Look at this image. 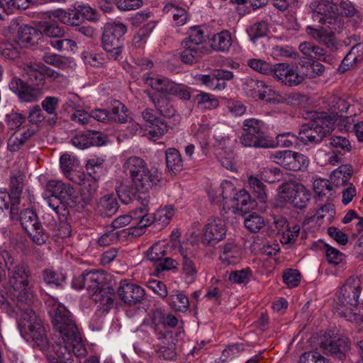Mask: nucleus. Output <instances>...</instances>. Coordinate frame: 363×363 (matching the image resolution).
Wrapping results in <instances>:
<instances>
[{
    "label": "nucleus",
    "instance_id": "nucleus-1",
    "mask_svg": "<svg viewBox=\"0 0 363 363\" xmlns=\"http://www.w3.org/2000/svg\"><path fill=\"white\" fill-rule=\"evenodd\" d=\"M22 336L32 339L33 346L46 354L48 361H60L63 363H72V354L79 357L74 350L72 344L60 340L50 345L47 337V330L42 320L34 311H26L20 316L18 325Z\"/></svg>",
    "mask_w": 363,
    "mask_h": 363
},
{
    "label": "nucleus",
    "instance_id": "nucleus-2",
    "mask_svg": "<svg viewBox=\"0 0 363 363\" xmlns=\"http://www.w3.org/2000/svg\"><path fill=\"white\" fill-rule=\"evenodd\" d=\"M308 9L313 21L322 26H308L306 28V33L331 52L337 51L341 47V43L337 40L333 31L323 26L325 25L329 28L335 30V26L341 23L337 4L333 0H311Z\"/></svg>",
    "mask_w": 363,
    "mask_h": 363
},
{
    "label": "nucleus",
    "instance_id": "nucleus-3",
    "mask_svg": "<svg viewBox=\"0 0 363 363\" xmlns=\"http://www.w3.org/2000/svg\"><path fill=\"white\" fill-rule=\"evenodd\" d=\"M9 286L13 290V299L16 302L17 322L19 325L20 316L30 309L33 301L35 293L32 282V270L25 260L17 262L8 270Z\"/></svg>",
    "mask_w": 363,
    "mask_h": 363
},
{
    "label": "nucleus",
    "instance_id": "nucleus-4",
    "mask_svg": "<svg viewBox=\"0 0 363 363\" xmlns=\"http://www.w3.org/2000/svg\"><path fill=\"white\" fill-rule=\"evenodd\" d=\"M72 286L78 290L86 288L91 298L99 303L104 311L113 306L115 290L106 282V276L102 272L85 271L74 276Z\"/></svg>",
    "mask_w": 363,
    "mask_h": 363
},
{
    "label": "nucleus",
    "instance_id": "nucleus-5",
    "mask_svg": "<svg viewBox=\"0 0 363 363\" xmlns=\"http://www.w3.org/2000/svg\"><path fill=\"white\" fill-rule=\"evenodd\" d=\"M43 198L45 203L62 216L69 214V208L79 204L74 189L70 184L59 180H51L47 183Z\"/></svg>",
    "mask_w": 363,
    "mask_h": 363
},
{
    "label": "nucleus",
    "instance_id": "nucleus-6",
    "mask_svg": "<svg viewBox=\"0 0 363 363\" xmlns=\"http://www.w3.org/2000/svg\"><path fill=\"white\" fill-rule=\"evenodd\" d=\"M306 118L311 121L302 125L298 134L300 144L308 145L318 144L333 128V118L324 112L306 113Z\"/></svg>",
    "mask_w": 363,
    "mask_h": 363
},
{
    "label": "nucleus",
    "instance_id": "nucleus-7",
    "mask_svg": "<svg viewBox=\"0 0 363 363\" xmlns=\"http://www.w3.org/2000/svg\"><path fill=\"white\" fill-rule=\"evenodd\" d=\"M125 174L132 179V188L140 194H145L157 185L160 177L156 170L149 169L147 163L136 156L130 157L123 164Z\"/></svg>",
    "mask_w": 363,
    "mask_h": 363
},
{
    "label": "nucleus",
    "instance_id": "nucleus-8",
    "mask_svg": "<svg viewBox=\"0 0 363 363\" xmlns=\"http://www.w3.org/2000/svg\"><path fill=\"white\" fill-rule=\"evenodd\" d=\"M52 325L55 332L64 341L72 344L74 352L78 355H84L86 349L71 313L62 305H59L52 316Z\"/></svg>",
    "mask_w": 363,
    "mask_h": 363
},
{
    "label": "nucleus",
    "instance_id": "nucleus-9",
    "mask_svg": "<svg viewBox=\"0 0 363 363\" xmlns=\"http://www.w3.org/2000/svg\"><path fill=\"white\" fill-rule=\"evenodd\" d=\"M127 26L119 21L105 24L101 37L102 47L111 60H121L124 48V35Z\"/></svg>",
    "mask_w": 363,
    "mask_h": 363
},
{
    "label": "nucleus",
    "instance_id": "nucleus-10",
    "mask_svg": "<svg viewBox=\"0 0 363 363\" xmlns=\"http://www.w3.org/2000/svg\"><path fill=\"white\" fill-rule=\"evenodd\" d=\"M243 133L240 138V143L245 147L255 148H272L274 143L264 133V123L256 118H247L243 121Z\"/></svg>",
    "mask_w": 363,
    "mask_h": 363
},
{
    "label": "nucleus",
    "instance_id": "nucleus-11",
    "mask_svg": "<svg viewBox=\"0 0 363 363\" xmlns=\"http://www.w3.org/2000/svg\"><path fill=\"white\" fill-rule=\"evenodd\" d=\"M18 214L21 226L30 240L38 245L45 244L49 234L43 228L36 213L30 208H26Z\"/></svg>",
    "mask_w": 363,
    "mask_h": 363
},
{
    "label": "nucleus",
    "instance_id": "nucleus-12",
    "mask_svg": "<svg viewBox=\"0 0 363 363\" xmlns=\"http://www.w3.org/2000/svg\"><path fill=\"white\" fill-rule=\"evenodd\" d=\"M279 198L298 209L305 208L311 200L310 191L301 183L286 182L279 187Z\"/></svg>",
    "mask_w": 363,
    "mask_h": 363
},
{
    "label": "nucleus",
    "instance_id": "nucleus-13",
    "mask_svg": "<svg viewBox=\"0 0 363 363\" xmlns=\"http://www.w3.org/2000/svg\"><path fill=\"white\" fill-rule=\"evenodd\" d=\"M39 28L42 35L50 38L48 43L57 50H74L77 48V43L74 40L62 38L65 35V30L57 23L44 21L40 23Z\"/></svg>",
    "mask_w": 363,
    "mask_h": 363
},
{
    "label": "nucleus",
    "instance_id": "nucleus-14",
    "mask_svg": "<svg viewBox=\"0 0 363 363\" xmlns=\"http://www.w3.org/2000/svg\"><path fill=\"white\" fill-rule=\"evenodd\" d=\"M170 250V246L164 241H159L153 244L145 252L147 260L153 263L155 273L158 275L164 271L175 269L177 262L166 257Z\"/></svg>",
    "mask_w": 363,
    "mask_h": 363
},
{
    "label": "nucleus",
    "instance_id": "nucleus-15",
    "mask_svg": "<svg viewBox=\"0 0 363 363\" xmlns=\"http://www.w3.org/2000/svg\"><path fill=\"white\" fill-rule=\"evenodd\" d=\"M271 77L289 87L296 86L305 79V77L298 72L296 67L285 62L274 64Z\"/></svg>",
    "mask_w": 363,
    "mask_h": 363
},
{
    "label": "nucleus",
    "instance_id": "nucleus-16",
    "mask_svg": "<svg viewBox=\"0 0 363 363\" xmlns=\"http://www.w3.org/2000/svg\"><path fill=\"white\" fill-rule=\"evenodd\" d=\"M226 232L227 228L223 219L216 217L210 218L202 230V242L213 247L225 238Z\"/></svg>",
    "mask_w": 363,
    "mask_h": 363
},
{
    "label": "nucleus",
    "instance_id": "nucleus-17",
    "mask_svg": "<svg viewBox=\"0 0 363 363\" xmlns=\"http://www.w3.org/2000/svg\"><path fill=\"white\" fill-rule=\"evenodd\" d=\"M362 281L357 277H349L340 289L337 303L339 308L356 304L362 292Z\"/></svg>",
    "mask_w": 363,
    "mask_h": 363
},
{
    "label": "nucleus",
    "instance_id": "nucleus-18",
    "mask_svg": "<svg viewBox=\"0 0 363 363\" xmlns=\"http://www.w3.org/2000/svg\"><path fill=\"white\" fill-rule=\"evenodd\" d=\"M117 295L123 303L133 306L143 300L145 291L141 286L125 279L120 281Z\"/></svg>",
    "mask_w": 363,
    "mask_h": 363
},
{
    "label": "nucleus",
    "instance_id": "nucleus-19",
    "mask_svg": "<svg viewBox=\"0 0 363 363\" xmlns=\"http://www.w3.org/2000/svg\"><path fill=\"white\" fill-rule=\"evenodd\" d=\"M320 348L324 353L342 359L349 352L350 346L347 338L333 336L325 337V340L321 341Z\"/></svg>",
    "mask_w": 363,
    "mask_h": 363
},
{
    "label": "nucleus",
    "instance_id": "nucleus-20",
    "mask_svg": "<svg viewBox=\"0 0 363 363\" xmlns=\"http://www.w3.org/2000/svg\"><path fill=\"white\" fill-rule=\"evenodd\" d=\"M9 88L18 95L21 101L25 102L35 101L41 95L40 89L32 84H28L17 77L12 79L9 83Z\"/></svg>",
    "mask_w": 363,
    "mask_h": 363
},
{
    "label": "nucleus",
    "instance_id": "nucleus-21",
    "mask_svg": "<svg viewBox=\"0 0 363 363\" xmlns=\"http://www.w3.org/2000/svg\"><path fill=\"white\" fill-rule=\"evenodd\" d=\"M210 53L208 48L190 44L188 42L182 41L179 56L181 61L187 65L197 62L203 56Z\"/></svg>",
    "mask_w": 363,
    "mask_h": 363
},
{
    "label": "nucleus",
    "instance_id": "nucleus-22",
    "mask_svg": "<svg viewBox=\"0 0 363 363\" xmlns=\"http://www.w3.org/2000/svg\"><path fill=\"white\" fill-rule=\"evenodd\" d=\"M99 179V176H94L84 180L80 191V200H79L82 206L91 204L96 199L99 188L97 182Z\"/></svg>",
    "mask_w": 363,
    "mask_h": 363
},
{
    "label": "nucleus",
    "instance_id": "nucleus-23",
    "mask_svg": "<svg viewBox=\"0 0 363 363\" xmlns=\"http://www.w3.org/2000/svg\"><path fill=\"white\" fill-rule=\"evenodd\" d=\"M36 130L33 128H28L21 132H15L7 140V150L11 152L18 151L26 143L35 135Z\"/></svg>",
    "mask_w": 363,
    "mask_h": 363
},
{
    "label": "nucleus",
    "instance_id": "nucleus-24",
    "mask_svg": "<svg viewBox=\"0 0 363 363\" xmlns=\"http://www.w3.org/2000/svg\"><path fill=\"white\" fill-rule=\"evenodd\" d=\"M338 314L347 321L355 323L361 330H363V302L357 303L352 306L338 308Z\"/></svg>",
    "mask_w": 363,
    "mask_h": 363
},
{
    "label": "nucleus",
    "instance_id": "nucleus-25",
    "mask_svg": "<svg viewBox=\"0 0 363 363\" xmlns=\"http://www.w3.org/2000/svg\"><path fill=\"white\" fill-rule=\"evenodd\" d=\"M362 59L363 43H357L352 47L350 52L342 60L341 65L338 67V72L340 73H345Z\"/></svg>",
    "mask_w": 363,
    "mask_h": 363
},
{
    "label": "nucleus",
    "instance_id": "nucleus-26",
    "mask_svg": "<svg viewBox=\"0 0 363 363\" xmlns=\"http://www.w3.org/2000/svg\"><path fill=\"white\" fill-rule=\"evenodd\" d=\"M53 16L60 23L68 26L77 27L83 23L76 6L66 9H57L53 11Z\"/></svg>",
    "mask_w": 363,
    "mask_h": 363
},
{
    "label": "nucleus",
    "instance_id": "nucleus-27",
    "mask_svg": "<svg viewBox=\"0 0 363 363\" xmlns=\"http://www.w3.org/2000/svg\"><path fill=\"white\" fill-rule=\"evenodd\" d=\"M233 43V38L230 32L223 30L213 35L211 39V48L217 52L227 53L229 52Z\"/></svg>",
    "mask_w": 363,
    "mask_h": 363
},
{
    "label": "nucleus",
    "instance_id": "nucleus-28",
    "mask_svg": "<svg viewBox=\"0 0 363 363\" xmlns=\"http://www.w3.org/2000/svg\"><path fill=\"white\" fill-rule=\"evenodd\" d=\"M164 320L163 311L160 309H156L150 311L149 319L147 320V325L154 331L159 340L166 337Z\"/></svg>",
    "mask_w": 363,
    "mask_h": 363
},
{
    "label": "nucleus",
    "instance_id": "nucleus-29",
    "mask_svg": "<svg viewBox=\"0 0 363 363\" xmlns=\"http://www.w3.org/2000/svg\"><path fill=\"white\" fill-rule=\"evenodd\" d=\"M118 203L114 194H106L101 197L96 206L98 213L102 217H110L116 213Z\"/></svg>",
    "mask_w": 363,
    "mask_h": 363
},
{
    "label": "nucleus",
    "instance_id": "nucleus-30",
    "mask_svg": "<svg viewBox=\"0 0 363 363\" xmlns=\"http://www.w3.org/2000/svg\"><path fill=\"white\" fill-rule=\"evenodd\" d=\"M24 74L30 84L41 89L45 84V77L41 70V63H29L25 65Z\"/></svg>",
    "mask_w": 363,
    "mask_h": 363
},
{
    "label": "nucleus",
    "instance_id": "nucleus-31",
    "mask_svg": "<svg viewBox=\"0 0 363 363\" xmlns=\"http://www.w3.org/2000/svg\"><path fill=\"white\" fill-rule=\"evenodd\" d=\"M230 202H232V207L241 213H247L253 207V201L251 200L250 194L245 189L236 191Z\"/></svg>",
    "mask_w": 363,
    "mask_h": 363
},
{
    "label": "nucleus",
    "instance_id": "nucleus-32",
    "mask_svg": "<svg viewBox=\"0 0 363 363\" xmlns=\"http://www.w3.org/2000/svg\"><path fill=\"white\" fill-rule=\"evenodd\" d=\"M24 177L25 175L21 171L13 172L10 176V194L13 196L14 204H20V197L23 189Z\"/></svg>",
    "mask_w": 363,
    "mask_h": 363
},
{
    "label": "nucleus",
    "instance_id": "nucleus-33",
    "mask_svg": "<svg viewBox=\"0 0 363 363\" xmlns=\"http://www.w3.org/2000/svg\"><path fill=\"white\" fill-rule=\"evenodd\" d=\"M143 81L145 84L157 91L167 94H168L169 89L171 86L170 84L172 83V82L169 80L167 78L158 76H150V74L144 75Z\"/></svg>",
    "mask_w": 363,
    "mask_h": 363
},
{
    "label": "nucleus",
    "instance_id": "nucleus-34",
    "mask_svg": "<svg viewBox=\"0 0 363 363\" xmlns=\"http://www.w3.org/2000/svg\"><path fill=\"white\" fill-rule=\"evenodd\" d=\"M166 164L168 170L172 174L182 171L183 162L180 153L175 148H168L165 152Z\"/></svg>",
    "mask_w": 363,
    "mask_h": 363
},
{
    "label": "nucleus",
    "instance_id": "nucleus-35",
    "mask_svg": "<svg viewBox=\"0 0 363 363\" xmlns=\"http://www.w3.org/2000/svg\"><path fill=\"white\" fill-rule=\"evenodd\" d=\"M156 26L155 21H150L139 29L133 38V44L136 48H142Z\"/></svg>",
    "mask_w": 363,
    "mask_h": 363
},
{
    "label": "nucleus",
    "instance_id": "nucleus-36",
    "mask_svg": "<svg viewBox=\"0 0 363 363\" xmlns=\"http://www.w3.org/2000/svg\"><path fill=\"white\" fill-rule=\"evenodd\" d=\"M182 256V271L185 275V279L188 282H193L197 277V267L193 259L188 257L187 254L183 250H180Z\"/></svg>",
    "mask_w": 363,
    "mask_h": 363
},
{
    "label": "nucleus",
    "instance_id": "nucleus-37",
    "mask_svg": "<svg viewBox=\"0 0 363 363\" xmlns=\"http://www.w3.org/2000/svg\"><path fill=\"white\" fill-rule=\"evenodd\" d=\"M220 258L228 264L235 263L239 257V250L234 242H228L220 247Z\"/></svg>",
    "mask_w": 363,
    "mask_h": 363
},
{
    "label": "nucleus",
    "instance_id": "nucleus-38",
    "mask_svg": "<svg viewBox=\"0 0 363 363\" xmlns=\"http://www.w3.org/2000/svg\"><path fill=\"white\" fill-rule=\"evenodd\" d=\"M128 109L124 104L118 100L113 101L111 104L110 114V120L116 122L124 123L128 121Z\"/></svg>",
    "mask_w": 363,
    "mask_h": 363
},
{
    "label": "nucleus",
    "instance_id": "nucleus-39",
    "mask_svg": "<svg viewBox=\"0 0 363 363\" xmlns=\"http://www.w3.org/2000/svg\"><path fill=\"white\" fill-rule=\"evenodd\" d=\"M127 236V230H109L105 232L98 240L101 246H108L119 241L121 238Z\"/></svg>",
    "mask_w": 363,
    "mask_h": 363
},
{
    "label": "nucleus",
    "instance_id": "nucleus-40",
    "mask_svg": "<svg viewBox=\"0 0 363 363\" xmlns=\"http://www.w3.org/2000/svg\"><path fill=\"white\" fill-rule=\"evenodd\" d=\"M167 301L172 308L180 311H186L189 305V298L182 292L176 291L169 296Z\"/></svg>",
    "mask_w": 363,
    "mask_h": 363
},
{
    "label": "nucleus",
    "instance_id": "nucleus-41",
    "mask_svg": "<svg viewBox=\"0 0 363 363\" xmlns=\"http://www.w3.org/2000/svg\"><path fill=\"white\" fill-rule=\"evenodd\" d=\"M43 281L50 286L60 287L65 281V275L58 273L53 269H45L42 271Z\"/></svg>",
    "mask_w": 363,
    "mask_h": 363
},
{
    "label": "nucleus",
    "instance_id": "nucleus-42",
    "mask_svg": "<svg viewBox=\"0 0 363 363\" xmlns=\"http://www.w3.org/2000/svg\"><path fill=\"white\" fill-rule=\"evenodd\" d=\"M13 196L6 191H0V213L10 209L12 217L18 215V205L14 204Z\"/></svg>",
    "mask_w": 363,
    "mask_h": 363
},
{
    "label": "nucleus",
    "instance_id": "nucleus-43",
    "mask_svg": "<svg viewBox=\"0 0 363 363\" xmlns=\"http://www.w3.org/2000/svg\"><path fill=\"white\" fill-rule=\"evenodd\" d=\"M152 102L161 115L171 118L176 113V110L171 102L164 96H160L157 99L152 98Z\"/></svg>",
    "mask_w": 363,
    "mask_h": 363
},
{
    "label": "nucleus",
    "instance_id": "nucleus-44",
    "mask_svg": "<svg viewBox=\"0 0 363 363\" xmlns=\"http://www.w3.org/2000/svg\"><path fill=\"white\" fill-rule=\"evenodd\" d=\"M194 101L201 109H214L219 105L218 99L212 95L201 92L194 97Z\"/></svg>",
    "mask_w": 363,
    "mask_h": 363
},
{
    "label": "nucleus",
    "instance_id": "nucleus-45",
    "mask_svg": "<svg viewBox=\"0 0 363 363\" xmlns=\"http://www.w3.org/2000/svg\"><path fill=\"white\" fill-rule=\"evenodd\" d=\"M250 84L252 86V84L255 85L257 88H264L265 90L260 91H258V97L259 99L265 100L268 101H277L278 99H276L275 97L279 96L275 91H274L271 87L267 86L265 83L263 81H258V80H253V79H249Z\"/></svg>",
    "mask_w": 363,
    "mask_h": 363
},
{
    "label": "nucleus",
    "instance_id": "nucleus-46",
    "mask_svg": "<svg viewBox=\"0 0 363 363\" xmlns=\"http://www.w3.org/2000/svg\"><path fill=\"white\" fill-rule=\"evenodd\" d=\"M294 152L291 150L277 151L270 155V159L277 164L291 170Z\"/></svg>",
    "mask_w": 363,
    "mask_h": 363
},
{
    "label": "nucleus",
    "instance_id": "nucleus-47",
    "mask_svg": "<svg viewBox=\"0 0 363 363\" xmlns=\"http://www.w3.org/2000/svg\"><path fill=\"white\" fill-rule=\"evenodd\" d=\"M248 184L252 189L255 196L262 203H264L267 200L266 185L261 182L257 177L250 176L248 178Z\"/></svg>",
    "mask_w": 363,
    "mask_h": 363
},
{
    "label": "nucleus",
    "instance_id": "nucleus-48",
    "mask_svg": "<svg viewBox=\"0 0 363 363\" xmlns=\"http://www.w3.org/2000/svg\"><path fill=\"white\" fill-rule=\"evenodd\" d=\"M247 65L255 72L271 77L274 64L261 59L252 58L247 61Z\"/></svg>",
    "mask_w": 363,
    "mask_h": 363
},
{
    "label": "nucleus",
    "instance_id": "nucleus-49",
    "mask_svg": "<svg viewBox=\"0 0 363 363\" xmlns=\"http://www.w3.org/2000/svg\"><path fill=\"white\" fill-rule=\"evenodd\" d=\"M38 35V30L28 25H23L18 30V38L22 43H32Z\"/></svg>",
    "mask_w": 363,
    "mask_h": 363
},
{
    "label": "nucleus",
    "instance_id": "nucleus-50",
    "mask_svg": "<svg viewBox=\"0 0 363 363\" xmlns=\"http://www.w3.org/2000/svg\"><path fill=\"white\" fill-rule=\"evenodd\" d=\"M245 227L252 233L259 232L264 225V218L256 213H250L244 219Z\"/></svg>",
    "mask_w": 363,
    "mask_h": 363
},
{
    "label": "nucleus",
    "instance_id": "nucleus-51",
    "mask_svg": "<svg viewBox=\"0 0 363 363\" xmlns=\"http://www.w3.org/2000/svg\"><path fill=\"white\" fill-rule=\"evenodd\" d=\"M19 46L17 43L8 41L0 43V55L4 58L15 60L19 57Z\"/></svg>",
    "mask_w": 363,
    "mask_h": 363
},
{
    "label": "nucleus",
    "instance_id": "nucleus-52",
    "mask_svg": "<svg viewBox=\"0 0 363 363\" xmlns=\"http://www.w3.org/2000/svg\"><path fill=\"white\" fill-rule=\"evenodd\" d=\"M188 37L183 40V41L188 42L201 48H207L203 45L205 42L203 31L197 26L191 27L188 32Z\"/></svg>",
    "mask_w": 363,
    "mask_h": 363
},
{
    "label": "nucleus",
    "instance_id": "nucleus-53",
    "mask_svg": "<svg viewBox=\"0 0 363 363\" xmlns=\"http://www.w3.org/2000/svg\"><path fill=\"white\" fill-rule=\"evenodd\" d=\"M313 187L319 198L325 196L328 194L330 196L333 191V186L330 182L325 179L320 178L314 180Z\"/></svg>",
    "mask_w": 363,
    "mask_h": 363
},
{
    "label": "nucleus",
    "instance_id": "nucleus-54",
    "mask_svg": "<svg viewBox=\"0 0 363 363\" xmlns=\"http://www.w3.org/2000/svg\"><path fill=\"white\" fill-rule=\"evenodd\" d=\"M26 121V117L21 113L11 111L6 114L4 122L9 130L18 129Z\"/></svg>",
    "mask_w": 363,
    "mask_h": 363
},
{
    "label": "nucleus",
    "instance_id": "nucleus-55",
    "mask_svg": "<svg viewBox=\"0 0 363 363\" xmlns=\"http://www.w3.org/2000/svg\"><path fill=\"white\" fill-rule=\"evenodd\" d=\"M267 31V24L263 21L257 22L247 29V33L250 40L254 43L256 42L257 39L265 36Z\"/></svg>",
    "mask_w": 363,
    "mask_h": 363
},
{
    "label": "nucleus",
    "instance_id": "nucleus-56",
    "mask_svg": "<svg viewBox=\"0 0 363 363\" xmlns=\"http://www.w3.org/2000/svg\"><path fill=\"white\" fill-rule=\"evenodd\" d=\"M168 94L174 95L182 100H189L191 96V89L183 84H176L172 82Z\"/></svg>",
    "mask_w": 363,
    "mask_h": 363
},
{
    "label": "nucleus",
    "instance_id": "nucleus-57",
    "mask_svg": "<svg viewBox=\"0 0 363 363\" xmlns=\"http://www.w3.org/2000/svg\"><path fill=\"white\" fill-rule=\"evenodd\" d=\"M251 275V270L249 268H245L231 272L228 276V279L233 284H245L249 282Z\"/></svg>",
    "mask_w": 363,
    "mask_h": 363
},
{
    "label": "nucleus",
    "instance_id": "nucleus-58",
    "mask_svg": "<svg viewBox=\"0 0 363 363\" xmlns=\"http://www.w3.org/2000/svg\"><path fill=\"white\" fill-rule=\"evenodd\" d=\"M299 360L301 363H331L330 359L316 350L303 353Z\"/></svg>",
    "mask_w": 363,
    "mask_h": 363
},
{
    "label": "nucleus",
    "instance_id": "nucleus-59",
    "mask_svg": "<svg viewBox=\"0 0 363 363\" xmlns=\"http://www.w3.org/2000/svg\"><path fill=\"white\" fill-rule=\"evenodd\" d=\"M297 52L292 47L275 45L272 49V56L275 59L296 58Z\"/></svg>",
    "mask_w": 363,
    "mask_h": 363
},
{
    "label": "nucleus",
    "instance_id": "nucleus-60",
    "mask_svg": "<svg viewBox=\"0 0 363 363\" xmlns=\"http://www.w3.org/2000/svg\"><path fill=\"white\" fill-rule=\"evenodd\" d=\"M174 213V208L172 207H164L158 209L154 213V218L155 223L159 225H166L169 223L171 218L173 217Z\"/></svg>",
    "mask_w": 363,
    "mask_h": 363
},
{
    "label": "nucleus",
    "instance_id": "nucleus-61",
    "mask_svg": "<svg viewBox=\"0 0 363 363\" xmlns=\"http://www.w3.org/2000/svg\"><path fill=\"white\" fill-rule=\"evenodd\" d=\"M300 232V227L298 225H294L293 226L288 227L281 233L280 241L283 244H292L296 240Z\"/></svg>",
    "mask_w": 363,
    "mask_h": 363
},
{
    "label": "nucleus",
    "instance_id": "nucleus-62",
    "mask_svg": "<svg viewBox=\"0 0 363 363\" xmlns=\"http://www.w3.org/2000/svg\"><path fill=\"white\" fill-rule=\"evenodd\" d=\"M167 131L168 126L167 123L161 119L160 122H155V124L150 125V130L147 134L150 138L157 140L161 138Z\"/></svg>",
    "mask_w": 363,
    "mask_h": 363
},
{
    "label": "nucleus",
    "instance_id": "nucleus-63",
    "mask_svg": "<svg viewBox=\"0 0 363 363\" xmlns=\"http://www.w3.org/2000/svg\"><path fill=\"white\" fill-rule=\"evenodd\" d=\"M325 250L327 260L330 264L337 265L344 260L345 255L336 248L325 244Z\"/></svg>",
    "mask_w": 363,
    "mask_h": 363
},
{
    "label": "nucleus",
    "instance_id": "nucleus-64",
    "mask_svg": "<svg viewBox=\"0 0 363 363\" xmlns=\"http://www.w3.org/2000/svg\"><path fill=\"white\" fill-rule=\"evenodd\" d=\"M59 99L55 96H46L41 102L43 109L49 115L54 116L57 119V109Z\"/></svg>",
    "mask_w": 363,
    "mask_h": 363
}]
</instances>
